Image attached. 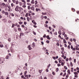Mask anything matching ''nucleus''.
Segmentation results:
<instances>
[{
	"instance_id": "nucleus-3",
	"label": "nucleus",
	"mask_w": 79,
	"mask_h": 79,
	"mask_svg": "<svg viewBox=\"0 0 79 79\" xmlns=\"http://www.w3.org/2000/svg\"><path fill=\"white\" fill-rule=\"evenodd\" d=\"M15 11H19V9H18V8H15Z\"/></svg>"
},
{
	"instance_id": "nucleus-61",
	"label": "nucleus",
	"mask_w": 79,
	"mask_h": 79,
	"mask_svg": "<svg viewBox=\"0 0 79 79\" xmlns=\"http://www.w3.org/2000/svg\"><path fill=\"white\" fill-rule=\"evenodd\" d=\"M21 26L22 27H25V26H24V25H22Z\"/></svg>"
},
{
	"instance_id": "nucleus-28",
	"label": "nucleus",
	"mask_w": 79,
	"mask_h": 79,
	"mask_svg": "<svg viewBox=\"0 0 79 79\" xmlns=\"http://www.w3.org/2000/svg\"><path fill=\"white\" fill-rule=\"evenodd\" d=\"M19 23L20 24H23V22H19Z\"/></svg>"
},
{
	"instance_id": "nucleus-14",
	"label": "nucleus",
	"mask_w": 79,
	"mask_h": 79,
	"mask_svg": "<svg viewBox=\"0 0 79 79\" xmlns=\"http://www.w3.org/2000/svg\"><path fill=\"white\" fill-rule=\"evenodd\" d=\"M74 74L75 75H76V74L77 75H78V73H77V72H75L74 73Z\"/></svg>"
},
{
	"instance_id": "nucleus-57",
	"label": "nucleus",
	"mask_w": 79,
	"mask_h": 79,
	"mask_svg": "<svg viewBox=\"0 0 79 79\" xmlns=\"http://www.w3.org/2000/svg\"><path fill=\"white\" fill-rule=\"evenodd\" d=\"M37 1H35V5H37Z\"/></svg>"
},
{
	"instance_id": "nucleus-54",
	"label": "nucleus",
	"mask_w": 79,
	"mask_h": 79,
	"mask_svg": "<svg viewBox=\"0 0 79 79\" xmlns=\"http://www.w3.org/2000/svg\"><path fill=\"white\" fill-rule=\"evenodd\" d=\"M52 58H53L54 60H56V57H54V56L52 57Z\"/></svg>"
},
{
	"instance_id": "nucleus-45",
	"label": "nucleus",
	"mask_w": 79,
	"mask_h": 79,
	"mask_svg": "<svg viewBox=\"0 0 79 79\" xmlns=\"http://www.w3.org/2000/svg\"><path fill=\"white\" fill-rule=\"evenodd\" d=\"M66 73H64V75H63V76L64 77V76H66Z\"/></svg>"
},
{
	"instance_id": "nucleus-34",
	"label": "nucleus",
	"mask_w": 79,
	"mask_h": 79,
	"mask_svg": "<svg viewBox=\"0 0 79 79\" xmlns=\"http://www.w3.org/2000/svg\"><path fill=\"white\" fill-rule=\"evenodd\" d=\"M8 58H9V56H7L6 58V59H8Z\"/></svg>"
},
{
	"instance_id": "nucleus-63",
	"label": "nucleus",
	"mask_w": 79,
	"mask_h": 79,
	"mask_svg": "<svg viewBox=\"0 0 79 79\" xmlns=\"http://www.w3.org/2000/svg\"><path fill=\"white\" fill-rule=\"evenodd\" d=\"M79 45L78 44H77V46H76V48H78V47H79Z\"/></svg>"
},
{
	"instance_id": "nucleus-51",
	"label": "nucleus",
	"mask_w": 79,
	"mask_h": 79,
	"mask_svg": "<svg viewBox=\"0 0 79 79\" xmlns=\"http://www.w3.org/2000/svg\"><path fill=\"white\" fill-rule=\"evenodd\" d=\"M61 50H64V47L61 48Z\"/></svg>"
},
{
	"instance_id": "nucleus-20",
	"label": "nucleus",
	"mask_w": 79,
	"mask_h": 79,
	"mask_svg": "<svg viewBox=\"0 0 79 79\" xmlns=\"http://www.w3.org/2000/svg\"><path fill=\"white\" fill-rule=\"evenodd\" d=\"M2 6H5V4L4 3H2Z\"/></svg>"
},
{
	"instance_id": "nucleus-62",
	"label": "nucleus",
	"mask_w": 79,
	"mask_h": 79,
	"mask_svg": "<svg viewBox=\"0 0 79 79\" xmlns=\"http://www.w3.org/2000/svg\"><path fill=\"white\" fill-rule=\"evenodd\" d=\"M73 40L74 42H76V40L75 39H73Z\"/></svg>"
},
{
	"instance_id": "nucleus-8",
	"label": "nucleus",
	"mask_w": 79,
	"mask_h": 79,
	"mask_svg": "<svg viewBox=\"0 0 79 79\" xmlns=\"http://www.w3.org/2000/svg\"><path fill=\"white\" fill-rule=\"evenodd\" d=\"M19 9H20V11H22V10H23V9L21 7H19Z\"/></svg>"
},
{
	"instance_id": "nucleus-58",
	"label": "nucleus",
	"mask_w": 79,
	"mask_h": 79,
	"mask_svg": "<svg viewBox=\"0 0 79 79\" xmlns=\"http://www.w3.org/2000/svg\"><path fill=\"white\" fill-rule=\"evenodd\" d=\"M23 69H25V70H26L27 69V68H26V67H24V68H23Z\"/></svg>"
},
{
	"instance_id": "nucleus-21",
	"label": "nucleus",
	"mask_w": 79,
	"mask_h": 79,
	"mask_svg": "<svg viewBox=\"0 0 79 79\" xmlns=\"http://www.w3.org/2000/svg\"><path fill=\"white\" fill-rule=\"evenodd\" d=\"M5 15H8V13L7 12H6L5 13Z\"/></svg>"
},
{
	"instance_id": "nucleus-19",
	"label": "nucleus",
	"mask_w": 79,
	"mask_h": 79,
	"mask_svg": "<svg viewBox=\"0 0 79 79\" xmlns=\"http://www.w3.org/2000/svg\"><path fill=\"white\" fill-rule=\"evenodd\" d=\"M64 67L65 69H68V68L66 66H64Z\"/></svg>"
},
{
	"instance_id": "nucleus-47",
	"label": "nucleus",
	"mask_w": 79,
	"mask_h": 79,
	"mask_svg": "<svg viewBox=\"0 0 79 79\" xmlns=\"http://www.w3.org/2000/svg\"><path fill=\"white\" fill-rule=\"evenodd\" d=\"M49 30H50V31H51V30H52V28L50 27H49Z\"/></svg>"
},
{
	"instance_id": "nucleus-52",
	"label": "nucleus",
	"mask_w": 79,
	"mask_h": 79,
	"mask_svg": "<svg viewBox=\"0 0 79 79\" xmlns=\"http://www.w3.org/2000/svg\"><path fill=\"white\" fill-rule=\"evenodd\" d=\"M71 49H73V46L72 45L71 46Z\"/></svg>"
},
{
	"instance_id": "nucleus-49",
	"label": "nucleus",
	"mask_w": 79,
	"mask_h": 79,
	"mask_svg": "<svg viewBox=\"0 0 79 79\" xmlns=\"http://www.w3.org/2000/svg\"><path fill=\"white\" fill-rule=\"evenodd\" d=\"M0 47L1 48H2L3 47V45L2 44H1L0 45Z\"/></svg>"
},
{
	"instance_id": "nucleus-35",
	"label": "nucleus",
	"mask_w": 79,
	"mask_h": 79,
	"mask_svg": "<svg viewBox=\"0 0 79 79\" xmlns=\"http://www.w3.org/2000/svg\"><path fill=\"white\" fill-rule=\"evenodd\" d=\"M58 33L59 34H60V35H61V31H58Z\"/></svg>"
},
{
	"instance_id": "nucleus-17",
	"label": "nucleus",
	"mask_w": 79,
	"mask_h": 79,
	"mask_svg": "<svg viewBox=\"0 0 79 79\" xmlns=\"http://www.w3.org/2000/svg\"><path fill=\"white\" fill-rule=\"evenodd\" d=\"M19 5L20 6H21L23 5V3H22L21 2H19Z\"/></svg>"
},
{
	"instance_id": "nucleus-5",
	"label": "nucleus",
	"mask_w": 79,
	"mask_h": 79,
	"mask_svg": "<svg viewBox=\"0 0 79 79\" xmlns=\"http://www.w3.org/2000/svg\"><path fill=\"white\" fill-rule=\"evenodd\" d=\"M22 2L23 3H23V5H26V2L24 0H22Z\"/></svg>"
},
{
	"instance_id": "nucleus-6",
	"label": "nucleus",
	"mask_w": 79,
	"mask_h": 79,
	"mask_svg": "<svg viewBox=\"0 0 79 79\" xmlns=\"http://www.w3.org/2000/svg\"><path fill=\"white\" fill-rule=\"evenodd\" d=\"M18 30L19 32H20V31H21V28H18Z\"/></svg>"
},
{
	"instance_id": "nucleus-41",
	"label": "nucleus",
	"mask_w": 79,
	"mask_h": 79,
	"mask_svg": "<svg viewBox=\"0 0 79 79\" xmlns=\"http://www.w3.org/2000/svg\"><path fill=\"white\" fill-rule=\"evenodd\" d=\"M43 37H44V38H45V37H46V35L44 34L43 36Z\"/></svg>"
},
{
	"instance_id": "nucleus-1",
	"label": "nucleus",
	"mask_w": 79,
	"mask_h": 79,
	"mask_svg": "<svg viewBox=\"0 0 79 79\" xmlns=\"http://www.w3.org/2000/svg\"><path fill=\"white\" fill-rule=\"evenodd\" d=\"M28 48H29V50H32V48L31 47V45H28Z\"/></svg>"
},
{
	"instance_id": "nucleus-22",
	"label": "nucleus",
	"mask_w": 79,
	"mask_h": 79,
	"mask_svg": "<svg viewBox=\"0 0 79 79\" xmlns=\"http://www.w3.org/2000/svg\"><path fill=\"white\" fill-rule=\"evenodd\" d=\"M20 35H21H21H24V33H20Z\"/></svg>"
},
{
	"instance_id": "nucleus-40",
	"label": "nucleus",
	"mask_w": 79,
	"mask_h": 79,
	"mask_svg": "<svg viewBox=\"0 0 79 79\" xmlns=\"http://www.w3.org/2000/svg\"><path fill=\"white\" fill-rule=\"evenodd\" d=\"M59 62L60 63H62V62H63V61H62L61 60H59Z\"/></svg>"
},
{
	"instance_id": "nucleus-55",
	"label": "nucleus",
	"mask_w": 79,
	"mask_h": 79,
	"mask_svg": "<svg viewBox=\"0 0 79 79\" xmlns=\"http://www.w3.org/2000/svg\"><path fill=\"white\" fill-rule=\"evenodd\" d=\"M54 35H57V32H55V33H54Z\"/></svg>"
},
{
	"instance_id": "nucleus-59",
	"label": "nucleus",
	"mask_w": 79,
	"mask_h": 79,
	"mask_svg": "<svg viewBox=\"0 0 79 79\" xmlns=\"http://www.w3.org/2000/svg\"><path fill=\"white\" fill-rule=\"evenodd\" d=\"M64 46L65 47H67V45H66V44H64Z\"/></svg>"
},
{
	"instance_id": "nucleus-64",
	"label": "nucleus",
	"mask_w": 79,
	"mask_h": 79,
	"mask_svg": "<svg viewBox=\"0 0 79 79\" xmlns=\"http://www.w3.org/2000/svg\"><path fill=\"white\" fill-rule=\"evenodd\" d=\"M76 69L78 70H79V68L78 67H77L76 68Z\"/></svg>"
},
{
	"instance_id": "nucleus-32",
	"label": "nucleus",
	"mask_w": 79,
	"mask_h": 79,
	"mask_svg": "<svg viewBox=\"0 0 79 79\" xmlns=\"http://www.w3.org/2000/svg\"><path fill=\"white\" fill-rule=\"evenodd\" d=\"M57 66L58 67L61 66V64H57Z\"/></svg>"
},
{
	"instance_id": "nucleus-46",
	"label": "nucleus",
	"mask_w": 79,
	"mask_h": 79,
	"mask_svg": "<svg viewBox=\"0 0 79 79\" xmlns=\"http://www.w3.org/2000/svg\"><path fill=\"white\" fill-rule=\"evenodd\" d=\"M5 13V12L4 10H3L2 11V14H4V13Z\"/></svg>"
},
{
	"instance_id": "nucleus-60",
	"label": "nucleus",
	"mask_w": 79,
	"mask_h": 79,
	"mask_svg": "<svg viewBox=\"0 0 79 79\" xmlns=\"http://www.w3.org/2000/svg\"><path fill=\"white\" fill-rule=\"evenodd\" d=\"M24 24L25 25H26V24H27V22H24Z\"/></svg>"
},
{
	"instance_id": "nucleus-23",
	"label": "nucleus",
	"mask_w": 79,
	"mask_h": 79,
	"mask_svg": "<svg viewBox=\"0 0 79 79\" xmlns=\"http://www.w3.org/2000/svg\"><path fill=\"white\" fill-rule=\"evenodd\" d=\"M70 65L71 66V67H73V64H72V62H71L70 63Z\"/></svg>"
},
{
	"instance_id": "nucleus-48",
	"label": "nucleus",
	"mask_w": 79,
	"mask_h": 79,
	"mask_svg": "<svg viewBox=\"0 0 79 79\" xmlns=\"http://www.w3.org/2000/svg\"><path fill=\"white\" fill-rule=\"evenodd\" d=\"M65 35V33L64 32H63V33H62V35Z\"/></svg>"
},
{
	"instance_id": "nucleus-43",
	"label": "nucleus",
	"mask_w": 79,
	"mask_h": 79,
	"mask_svg": "<svg viewBox=\"0 0 79 79\" xmlns=\"http://www.w3.org/2000/svg\"><path fill=\"white\" fill-rule=\"evenodd\" d=\"M58 70H59V69H58V68H57L56 69V72H58Z\"/></svg>"
},
{
	"instance_id": "nucleus-56",
	"label": "nucleus",
	"mask_w": 79,
	"mask_h": 79,
	"mask_svg": "<svg viewBox=\"0 0 79 79\" xmlns=\"http://www.w3.org/2000/svg\"><path fill=\"white\" fill-rule=\"evenodd\" d=\"M72 10L73 11H75V9H74V8H73L72 9Z\"/></svg>"
},
{
	"instance_id": "nucleus-12",
	"label": "nucleus",
	"mask_w": 79,
	"mask_h": 79,
	"mask_svg": "<svg viewBox=\"0 0 79 79\" xmlns=\"http://www.w3.org/2000/svg\"><path fill=\"white\" fill-rule=\"evenodd\" d=\"M28 15H29V13H27L26 15H25L26 17H27V16H28Z\"/></svg>"
},
{
	"instance_id": "nucleus-15",
	"label": "nucleus",
	"mask_w": 79,
	"mask_h": 79,
	"mask_svg": "<svg viewBox=\"0 0 79 79\" xmlns=\"http://www.w3.org/2000/svg\"><path fill=\"white\" fill-rule=\"evenodd\" d=\"M19 3V1H16V5H18V4Z\"/></svg>"
},
{
	"instance_id": "nucleus-24",
	"label": "nucleus",
	"mask_w": 79,
	"mask_h": 79,
	"mask_svg": "<svg viewBox=\"0 0 79 79\" xmlns=\"http://www.w3.org/2000/svg\"><path fill=\"white\" fill-rule=\"evenodd\" d=\"M46 42H47V43H48V44H49V43H50V41L48 40H47L46 41Z\"/></svg>"
},
{
	"instance_id": "nucleus-16",
	"label": "nucleus",
	"mask_w": 79,
	"mask_h": 79,
	"mask_svg": "<svg viewBox=\"0 0 79 79\" xmlns=\"http://www.w3.org/2000/svg\"><path fill=\"white\" fill-rule=\"evenodd\" d=\"M5 48H6V50H7V49H8V47H7V45H5Z\"/></svg>"
},
{
	"instance_id": "nucleus-10",
	"label": "nucleus",
	"mask_w": 79,
	"mask_h": 79,
	"mask_svg": "<svg viewBox=\"0 0 79 79\" xmlns=\"http://www.w3.org/2000/svg\"><path fill=\"white\" fill-rule=\"evenodd\" d=\"M42 14L43 15H47V13L42 12Z\"/></svg>"
},
{
	"instance_id": "nucleus-4",
	"label": "nucleus",
	"mask_w": 79,
	"mask_h": 79,
	"mask_svg": "<svg viewBox=\"0 0 79 79\" xmlns=\"http://www.w3.org/2000/svg\"><path fill=\"white\" fill-rule=\"evenodd\" d=\"M36 11H40V9H38L37 8H36Z\"/></svg>"
},
{
	"instance_id": "nucleus-9",
	"label": "nucleus",
	"mask_w": 79,
	"mask_h": 79,
	"mask_svg": "<svg viewBox=\"0 0 79 79\" xmlns=\"http://www.w3.org/2000/svg\"><path fill=\"white\" fill-rule=\"evenodd\" d=\"M31 10H33V11H34V7H31Z\"/></svg>"
},
{
	"instance_id": "nucleus-37",
	"label": "nucleus",
	"mask_w": 79,
	"mask_h": 79,
	"mask_svg": "<svg viewBox=\"0 0 79 79\" xmlns=\"http://www.w3.org/2000/svg\"><path fill=\"white\" fill-rule=\"evenodd\" d=\"M71 71L72 72H73V68H71Z\"/></svg>"
},
{
	"instance_id": "nucleus-29",
	"label": "nucleus",
	"mask_w": 79,
	"mask_h": 79,
	"mask_svg": "<svg viewBox=\"0 0 79 79\" xmlns=\"http://www.w3.org/2000/svg\"><path fill=\"white\" fill-rule=\"evenodd\" d=\"M15 24H12V28H13V27H15Z\"/></svg>"
},
{
	"instance_id": "nucleus-27",
	"label": "nucleus",
	"mask_w": 79,
	"mask_h": 79,
	"mask_svg": "<svg viewBox=\"0 0 79 79\" xmlns=\"http://www.w3.org/2000/svg\"><path fill=\"white\" fill-rule=\"evenodd\" d=\"M11 6L12 7H13V6H14V4H13V3H12L11 4Z\"/></svg>"
},
{
	"instance_id": "nucleus-13",
	"label": "nucleus",
	"mask_w": 79,
	"mask_h": 79,
	"mask_svg": "<svg viewBox=\"0 0 79 79\" xmlns=\"http://www.w3.org/2000/svg\"><path fill=\"white\" fill-rule=\"evenodd\" d=\"M35 3V2H34V1H32L31 2V3H32V4H34Z\"/></svg>"
},
{
	"instance_id": "nucleus-25",
	"label": "nucleus",
	"mask_w": 79,
	"mask_h": 79,
	"mask_svg": "<svg viewBox=\"0 0 79 79\" xmlns=\"http://www.w3.org/2000/svg\"><path fill=\"white\" fill-rule=\"evenodd\" d=\"M61 53L62 54H64V51H62Z\"/></svg>"
},
{
	"instance_id": "nucleus-53",
	"label": "nucleus",
	"mask_w": 79,
	"mask_h": 79,
	"mask_svg": "<svg viewBox=\"0 0 79 79\" xmlns=\"http://www.w3.org/2000/svg\"><path fill=\"white\" fill-rule=\"evenodd\" d=\"M27 29V27H25L24 30H25V31H26Z\"/></svg>"
},
{
	"instance_id": "nucleus-2",
	"label": "nucleus",
	"mask_w": 79,
	"mask_h": 79,
	"mask_svg": "<svg viewBox=\"0 0 79 79\" xmlns=\"http://www.w3.org/2000/svg\"><path fill=\"white\" fill-rule=\"evenodd\" d=\"M2 21H3V22H4V23H6V19H2Z\"/></svg>"
},
{
	"instance_id": "nucleus-50",
	"label": "nucleus",
	"mask_w": 79,
	"mask_h": 79,
	"mask_svg": "<svg viewBox=\"0 0 79 79\" xmlns=\"http://www.w3.org/2000/svg\"><path fill=\"white\" fill-rule=\"evenodd\" d=\"M9 11H12V10L11 9H10L8 10Z\"/></svg>"
},
{
	"instance_id": "nucleus-26",
	"label": "nucleus",
	"mask_w": 79,
	"mask_h": 79,
	"mask_svg": "<svg viewBox=\"0 0 79 79\" xmlns=\"http://www.w3.org/2000/svg\"><path fill=\"white\" fill-rule=\"evenodd\" d=\"M33 34H34V35H36V33H35V32L34 31H33Z\"/></svg>"
},
{
	"instance_id": "nucleus-38",
	"label": "nucleus",
	"mask_w": 79,
	"mask_h": 79,
	"mask_svg": "<svg viewBox=\"0 0 79 79\" xmlns=\"http://www.w3.org/2000/svg\"><path fill=\"white\" fill-rule=\"evenodd\" d=\"M61 65L62 66H64V63L63 62H61Z\"/></svg>"
},
{
	"instance_id": "nucleus-31",
	"label": "nucleus",
	"mask_w": 79,
	"mask_h": 79,
	"mask_svg": "<svg viewBox=\"0 0 79 79\" xmlns=\"http://www.w3.org/2000/svg\"><path fill=\"white\" fill-rule=\"evenodd\" d=\"M39 72L40 73V74H41V73H42V71H41V70H39Z\"/></svg>"
},
{
	"instance_id": "nucleus-18",
	"label": "nucleus",
	"mask_w": 79,
	"mask_h": 79,
	"mask_svg": "<svg viewBox=\"0 0 79 79\" xmlns=\"http://www.w3.org/2000/svg\"><path fill=\"white\" fill-rule=\"evenodd\" d=\"M28 10H30L31 9V6H28Z\"/></svg>"
},
{
	"instance_id": "nucleus-30",
	"label": "nucleus",
	"mask_w": 79,
	"mask_h": 79,
	"mask_svg": "<svg viewBox=\"0 0 79 79\" xmlns=\"http://www.w3.org/2000/svg\"><path fill=\"white\" fill-rule=\"evenodd\" d=\"M68 43L69 45H71V43H70L69 42H68Z\"/></svg>"
},
{
	"instance_id": "nucleus-44",
	"label": "nucleus",
	"mask_w": 79,
	"mask_h": 79,
	"mask_svg": "<svg viewBox=\"0 0 79 79\" xmlns=\"http://www.w3.org/2000/svg\"><path fill=\"white\" fill-rule=\"evenodd\" d=\"M72 50L73 51H75V50H76V49L75 48H73L72 49Z\"/></svg>"
},
{
	"instance_id": "nucleus-42",
	"label": "nucleus",
	"mask_w": 79,
	"mask_h": 79,
	"mask_svg": "<svg viewBox=\"0 0 79 79\" xmlns=\"http://www.w3.org/2000/svg\"><path fill=\"white\" fill-rule=\"evenodd\" d=\"M75 77H77V78L78 77V76L77 75H75L74 76Z\"/></svg>"
},
{
	"instance_id": "nucleus-39",
	"label": "nucleus",
	"mask_w": 79,
	"mask_h": 79,
	"mask_svg": "<svg viewBox=\"0 0 79 79\" xmlns=\"http://www.w3.org/2000/svg\"><path fill=\"white\" fill-rule=\"evenodd\" d=\"M69 77V75H68V74H67V75H66V78H67V77L68 78Z\"/></svg>"
},
{
	"instance_id": "nucleus-7",
	"label": "nucleus",
	"mask_w": 79,
	"mask_h": 79,
	"mask_svg": "<svg viewBox=\"0 0 79 79\" xmlns=\"http://www.w3.org/2000/svg\"><path fill=\"white\" fill-rule=\"evenodd\" d=\"M44 26L46 27H47V28H48V25L47 24H44Z\"/></svg>"
},
{
	"instance_id": "nucleus-33",
	"label": "nucleus",
	"mask_w": 79,
	"mask_h": 79,
	"mask_svg": "<svg viewBox=\"0 0 79 79\" xmlns=\"http://www.w3.org/2000/svg\"><path fill=\"white\" fill-rule=\"evenodd\" d=\"M27 21H29V17H27Z\"/></svg>"
},
{
	"instance_id": "nucleus-36",
	"label": "nucleus",
	"mask_w": 79,
	"mask_h": 79,
	"mask_svg": "<svg viewBox=\"0 0 79 79\" xmlns=\"http://www.w3.org/2000/svg\"><path fill=\"white\" fill-rule=\"evenodd\" d=\"M24 76L25 77H28V75H26V74H24Z\"/></svg>"
},
{
	"instance_id": "nucleus-11",
	"label": "nucleus",
	"mask_w": 79,
	"mask_h": 79,
	"mask_svg": "<svg viewBox=\"0 0 79 79\" xmlns=\"http://www.w3.org/2000/svg\"><path fill=\"white\" fill-rule=\"evenodd\" d=\"M63 41H64V44H66V43H67V42H66V41L64 39Z\"/></svg>"
}]
</instances>
